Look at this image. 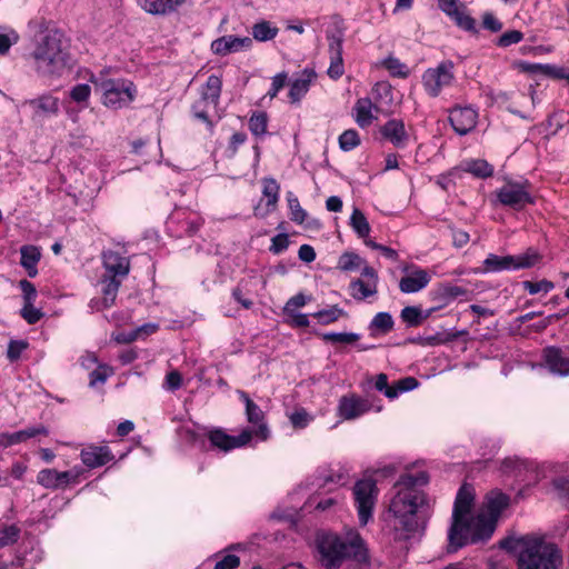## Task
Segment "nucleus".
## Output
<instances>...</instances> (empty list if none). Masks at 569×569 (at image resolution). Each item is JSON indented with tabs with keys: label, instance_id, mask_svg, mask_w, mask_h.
Here are the masks:
<instances>
[{
	"label": "nucleus",
	"instance_id": "nucleus-56",
	"mask_svg": "<svg viewBox=\"0 0 569 569\" xmlns=\"http://www.w3.org/2000/svg\"><path fill=\"white\" fill-rule=\"evenodd\" d=\"M91 89L89 84L80 83L74 86L70 91V97L76 102L87 101L90 97Z\"/></svg>",
	"mask_w": 569,
	"mask_h": 569
},
{
	"label": "nucleus",
	"instance_id": "nucleus-41",
	"mask_svg": "<svg viewBox=\"0 0 569 569\" xmlns=\"http://www.w3.org/2000/svg\"><path fill=\"white\" fill-rule=\"evenodd\" d=\"M393 327V320L390 313L388 312H379L377 313L371 323L370 328L373 330H378L379 332L387 333Z\"/></svg>",
	"mask_w": 569,
	"mask_h": 569
},
{
	"label": "nucleus",
	"instance_id": "nucleus-5",
	"mask_svg": "<svg viewBox=\"0 0 569 569\" xmlns=\"http://www.w3.org/2000/svg\"><path fill=\"white\" fill-rule=\"evenodd\" d=\"M561 549L543 537L526 536L518 541L517 569H561Z\"/></svg>",
	"mask_w": 569,
	"mask_h": 569
},
{
	"label": "nucleus",
	"instance_id": "nucleus-34",
	"mask_svg": "<svg viewBox=\"0 0 569 569\" xmlns=\"http://www.w3.org/2000/svg\"><path fill=\"white\" fill-rule=\"evenodd\" d=\"M462 168L466 172H469L478 178H488L493 173L492 166L482 159L465 161L462 163Z\"/></svg>",
	"mask_w": 569,
	"mask_h": 569
},
{
	"label": "nucleus",
	"instance_id": "nucleus-55",
	"mask_svg": "<svg viewBox=\"0 0 569 569\" xmlns=\"http://www.w3.org/2000/svg\"><path fill=\"white\" fill-rule=\"evenodd\" d=\"M523 39V33L519 30H510L505 32L499 39H498V46L499 47H509L511 44L518 43Z\"/></svg>",
	"mask_w": 569,
	"mask_h": 569
},
{
	"label": "nucleus",
	"instance_id": "nucleus-26",
	"mask_svg": "<svg viewBox=\"0 0 569 569\" xmlns=\"http://www.w3.org/2000/svg\"><path fill=\"white\" fill-rule=\"evenodd\" d=\"M543 360L548 369L559 376L569 375V357L557 347H548L543 350Z\"/></svg>",
	"mask_w": 569,
	"mask_h": 569
},
{
	"label": "nucleus",
	"instance_id": "nucleus-45",
	"mask_svg": "<svg viewBox=\"0 0 569 569\" xmlns=\"http://www.w3.org/2000/svg\"><path fill=\"white\" fill-rule=\"evenodd\" d=\"M360 143L359 134L356 130L349 129L342 132L339 137V147L343 151H350L358 147Z\"/></svg>",
	"mask_w": 569,
	"mask_h": 569
},
{
	"label": "nucleus",
	"instance_id": "nucleus-1",
	"mask_svg": "<svg viewBox=\"0 0 569 569\" xmlns=\"http://www.w3.org/2000/svg\"><path fill=\"white\" fill-rule=\"evenodd\" d=\"M473 501V487L462 485L455 500L452 521L448 532V548L451 552L469 543L488 540L496 529L498 517L509 505V497L498 490L490 491L482 509L476 516L471 513Z\"/></svg>",
	"mask_w": 569,
	"mask_h": 569
},
{
	"label": "nucleus",
	"instance_id": "nucleus-30",
	"mask_svg": "<svg viewBox=\"0 0 569 569\" xmlns=\"http://www.w3.org/2000/svg\"><path fill=\"white\" fill-rule=\"evenodd\" d=\"M21 266L27 270L29 277H36L38 273L37 264L41 258V252L36 246H23L20 249Z\"/></svg>",
	"mask_w": 569,
	"mask_h": 569
},
{
	"label": "nucleus",
	"instance_id": "nucleus-63",
	"mask_svg": "<svg viewBox=\"0 0 569 569\" xmlns=\"http://www.w3.org/2000/svg\"><path fill=\"white\" fill-rule=\"evenodd\" d=\"M284 315L290 318L289 325L292 327L306 328L310 323L308 315L299 313L296 311H292L291 313H284Z\"/></svg>",
	"mask_w": 569,
	"mask_h": 569
},
{
	"label": "nucleus",
	"instance_id": "nucleus-22",
	"mask_svg": "<svg viewBox=\"0 0 569 569\" xmlns=\"http://www.w3.org/2000/svg\"><path fill=\"white\" fill-rule=\"evenodd\" d=\"M187 0H138L139 7L151 16L166 17L182 7Z\"/></svg>",
	"mask_w": 569,
	"mask_h": 569
},
{
	"label": "nucleus",
	"instance_id": "nucleus-4",
	"mask_svg": "<svg viewBox=\"0 0 569 569\" xmlns=\"http://www.w3.org/2000/svg\"><path fill=\"white\" fill-rule=\"evenodd\" d=\"M37 72L44 77L60 76L69 66L70 43L58 29L41 31L31 53Z\"/></svg>",
	"mask_w": 569,
	"mask_h": 569
},
{
	"label": "nucleus",
	"instance_id": "nucleus-53",
	"mask_svg": "<svg viewBox=\"0 0 569 569\" xmlns=\"http://www.w3.org/2000/svg\"><path fill=\"white\" fill-rule=\"evenodd\" d=\"M402 320L409 326H418L421 320V310L417 307H406L401 311Z\"/></svg>",
	"mask_w": 569,
	"mask_h": 569
},
{
	"label": "nucleus",
	"instance_id": "nucleus-37",
	"mask_svg": "<svg viewBox=\"0 0 569 569\" xmlns=\"http://www.w3.org/2000/svg\"><path fill=\"white\" fill-rule=\"evenodd\" d=\"M365 266V260L355 252H345L338 260V268L342 271H356Z\"/></svg>",
	"mask_w": 569,
	"mask_h": 569
},
{
	"label": "nucleus",
	"instance_id": "nucleus-21",
	"mask_svg": "<svg viewBox=\"0 0 569 569\" xmlns=\"http://www.w3.org/2000/svg\"><path fill=\"white\" fill-rule=\"evenodd\" d=\"M81 461L90 469L99 468L114 459L112 451L107 446H88L80 452Z\"/></svg>",
	"mask_w": 569,
	"mask_h": 569
},
{
	"label": "nucleus",
	"instance_id": "nucleus-28",
	"mask_svg": "<svg viewBox=\"0 0 569 569\" xmlns=\"http://www.w3.org/2000/svg\"><path fill=\"white\" fill-rule=\"evenodd\" d=\"M329 51L331 54V62L327 72L331 79H338L345 71L342 61V40L338 37L329 38Z\"/></svg>",
	"mask_w": 569,
	"mask_h": 569
},
{
	"label": "nucleus",
	"instance_id": "nucleus-40",
	"mask_svg": "<svg viewBox=\"0 0 569 569\" xmlns=\"http://www.w3.org/2000/svg\"><path fill=\"white\" fill-rule=\"evenodd\" d=\"M321 325H330L337 321L339 318L346 316L343 309L339 308L337 305L330 307L329 309L320 310L312 315Z\"/></svg>",
	"mask_w": 569,
	"mask_h": 569
},
{
	"label": "nucleus",
	"instance_id": "nucleus-23",
	"mask_svg": "<svg viewBox=\"0 0 569 569\" xmlns=\"http://www.w3.org/2000/svg\"><path fill=\"white\" fill-rule=\"evenodd\" d=\"M48 429L42 425L29 427L12 433L3 432L0 433V448L6 449L14 445L26 442L37 436H48Z\"/></svg>",
	"mask_w": 569,
	"mask_h": 569
},
{
	"label": "nucleus",
	"instance_id": "nucleus-6",
	"mask_svg": "<svg viewBox=\"0 0 569 569\" xmlns=\"http://www.w3.org/2000/svg\"><path fill=\"white\" fill-rule=\"evenodd\" d=\"M99 87L103 104L116 110L128 107L137 94L133 82L126 79H107L101 81Z\"/></svg>",
	"mask_w": 569,
	"mask_h": 569
},
{
	"label": "nucleus",
	"instance_id": "nucleus-36",
	"mask_svg": "<svg viewBox=\"0 0 569 569\" xmlns=\"http://www.w3.org/2000/svg\"><path fill=\"white\" fill-rule=\"evenodd\" d=\"M350 226L355 230V232L358 234L359 238H368L370 233V224L362 213V211L358 208H355L351 217H350Z\"/></svg>",
	"mask_w": 569,
	"mask_h": 569
},
{
	"label": "nucleus",
	"instance_id": "nucleus-62",
	"mask_svg": "<svg viewBox=\"0 0 569 569\" xmlns=\"http://www.w3.org/2000/svg\"><path fill=\"white\" fill-rule=\"evenodd\" d=\"M287 81V73L281 72L276 74L272 78L271 89L268 92V96L272 99L274 98L278 92L284 87Z\"/></svg>",
	"mask_w": 569,
	"mask_h": 569
},
{
	"label": "nucleus",
	"instance_id": "nucleus-43",
	"mask_svg": "<svg viewBox=\"0 0 569 569\" xmlns=\"http://www.w3.org/2000/svg\"><path fill=\"white\" fill-rule=\"evenodd\" d=\"M287 200L291 213V220L297 223H302L306 220L307 212L300 206V202L292 192L287 193Z\"/></svg>",
	"mask_w": 569,
	"mask_h": 569
},
{
	"label": "nucleus",
	"instance_id": "nucleus-32",
	"mask_svg": "<svg viewBox=\"0 0 569 569\" xmlns=\"http://www.w3.org/2000/svg\"><path fill=\"white\" fill-rule=\"evenodd\" d=\"M158 328L159 326L156 323H146L128 333L118 335L116 337V340L121 343H129L140 338H144L147 336L154 333L158 330Z\"/></svg>",
	"mask_w": 569,
	"mask_h": 569
},
{
	"label": "nucleus",
	"instance_id": "nucleus-3",
	"mask_svg": "<svg viewBox=\"0 0 569 569\" xmlns=\"http://www.w3.org/2000/svg\"><path fill=\"white\" fill-rule=\"evenodd\" d=\"M316 543L318 560L325 569H339L347 559L357 562L369 560L366 543L355 530H349L343 537L333 532H320Z\"/></svg>",
	"mask_w": 569,
	"mask_h": 569
},
{
	"label": "nucleus",
	"instance_id": "nucleus-59",
	"mask_svg": "<svg viewBox=\"0 0 569 569\" xmlns=\"http://www.w3.org/2000/svg\"><path fill=\"white\" fill-rule=\"evenodd\" d=\"M240 565V559L236 555H224L214 563V569H234Z\"/></svg>",
	"mask_w": 569,
	"mask_h": 569
},
{
	"label": "nucleus",
	"instance_id": "nucleus-44",
	"mask_svg": "<svg viewBox=\"0 0 569 569\" xmlns=\"http://www.w3.org/2000/svg\"><path fill=\"white\" fill-rule=\"evenodd\" d=\"M359 335L352 332H328L322 335V339L332 343L351 345L359 340Z\"/></svg>",
	"mask_w": 569,
	"mask_h": 569
},
{
	"label": "nucleus",
	"instance_id": "nucleus-13",
	"mask_svg": "<svg viewBox=\"0 0 569 569\" xmlns=\"http://www.w3.org/2000/svg\"><path fill=\"white\" fill-rule=\"evenodd\" d=\"M80 469H72L68 471H58L56 469H42L37 476V482L46 489H59L67 487L70 483H77Z\"/></svg>",
	"mask_w": 569,
	"mask_h": 569
},
{
	"label": "nucleus",
	"instance_id": "nucleus-31",
	"mask_svg": "<svg viewBox=\"0 0 569 569\" xmlns=\"http://www.w3.org/2000/svg\"><path fill=\"white\" fill-rule=\"evenodd\" d=\"M377 109L370 99L361 98L358 99L355 104L356 122L366 128L372 123L376 117L372 114V110Z\"/></svg>",
	"mask_w": 569,
	"mask_h": 569
},
{
	"label": "nucleus",
	"instance_id": "nucleus-7",
	"mask_svg": "<svg viewBox=\"0 0 569 569\" xmlns=\"http://www.w3.org/2000/svg\"><path fill=\"white\" fill-rule=\"evenodd\" d=\"M221 89V78L216 74L209 76L201 89L200 99L192 104V113L194 118L206 122L209 128H212L213 126L209 118V109H216L218 107Z\"/></svg>",
	"mask_w": 569,
	"mask_h": 569
},
{
	"label": "nucleus",
	"instance_id": "nucleus-9",
	"mask_svg": "<svg viewBox=\"0 0 569 569\" xmlns=\"http://www.w3.org/2000/svg\"><path fill=\"white\" fill-rule=\"evenodd\" d=\"M377 496L378 488L373 479L368 478L356 482L353 487V497L357 505L359 522L361 526H366L372 517Z\"/></svg>",
	"mask_w": 569,
	"mask_h": 569
},
{
	"label": "nucleus",
	"instance_id": "nucleus-15",
	"mask_svg": "<svg viewBox=\"0 0 569 569\" xmlns=\"http://www.w3.org/2000/svg\"><path fill=\"white\" fill-rule=\"evenodd\" d=\"M371 409V403L368 399L362 398L356 393H348L339 399L337 412L343 420H353Z\"/></svg>",
	"mask_w": 569,
	"mask_h": 569
},
{
	"label": "nucleus",
	"instance_id": "nucleus-52",
	"mask_svg": "<svg viewBox=\"0 0 569 569\" xmlns=\"http://www.w3.org/2000/svg\"><path fill=\"white\" fill-rule=\"evenodd\" d=\"M28 348V342L24 340H11L8 345L7 357L10 361H16L20 358L21 353Z\"/></svg>",
	"mask_w": 569,
	"mask_h": 569
},
{
	"label": "nucleus",
	"instance_id": "nucleus-61",
	"mask_svg": "<svg viewBox=\"0 0 569 569\" xmlns=\"http://www.w3.org/2000/svg\"><path fill=\"white\" fill-rule=\"evenodd\" d=\"M482 26L492 32H498L502 29V23L491 12H486L482 16Z\"/></svg>",
	"mask_w": 569,
	"mask_h": 569
},
{
	"label": "nucleus",
	"instance_id": "nucleus-39",
	"mask_svg": "<svg viewBox=\"0 0 569 569\" xmlns=\"http://www.w3.org/2000/svg\"><path fill=\"white\" fill-rule=\"evenodd\" d=\"M280 187L278 182L272 178L263 179L262 193L267 198V206L273 210L279 199Z\"/></svg>",
	"mask_w": 569,
	"mask_h": 569
},
{
	"label": "nucleus",
	"instance_id": "nucleus-49",
	"mask_svg": "<svg viewBox=\"0 0 569 569\" xmlns=\"http://www.w3.org/2000/svg\"><path fill=\"white\" fill-rule=\"evenodd\" d=\"M291 425L296 429H303L306 428L310 421L312 420V417L307 412L306 409L301 408L296 410L289 416Z\"/></svg>",
	"mask_w": 569,
	"mask_h": 569
},
{
	"label": "nucleus",
	"instance_id": "nucleus-54",
	"mask_svg": "<svg viewBox=\"0 0 569 569\" xmlns=\"http://www.w3.org/2000/svg\"><path fill=\"white\" fill-rule=\"evenodd\" d=\"M21 316L28 323L33 325L43 317V313L33 303H24Z\"/></svg>",
	"mask_w": 569,
	"mask_h": 569
},
{
	"label": "nucleus",
	"instance_id": "nucleus-8",
	"mask_svg": "<svg viewBox=\"0 0 569 569\" xmlns=\"http://www.w3.org/2000/svg\"><path fill=\"white\" fill-rule=\"evenodd\" d=\"M497 200L503 206L513 210H521L527 204L533 203L531 184L529 181H507L497 190Z\"/></svg>",
	"mask_w": 569,
	"mask_h": 569
},
{
	"label": "nucleus",
	"instance_id": "nucleus-46",
	"mask_svg": "<svg viewBox=\"0 0 569 569\" xmlns=\"http://www.w3.org/2000/svg\"><path fill=\"white\" fill-rule=\"evenodd\" d=\"M383 66L395 77L406 78L409 74L408 67L397 58H387Z\"/></svg>",
	"mask_w": 569,
	"mask_h": 569
},
{
	"label": "nucleus",
	"instance_id": "nucleus-38",
	"mask_svg": "<svg viewBox=\"0 0 569 569\" xmlns=\"http://www.w3.org/2000/svg\"><path fill=\"white\" fill-rule=\"evenodd\" d=\"M268 116L263 111H256L249 119V129L256 137H262L267 133Z\"/></svg>",
	"mask_w": 569,
	"mask_h": 569
},
{
	"label": "nucleus",
	"instance_id": "nucleus-33",
	"mask_svg": "<svg viewBox=\"0 0 569 569\" xmlns=\"http://www.w3.org/2000/svg\"><path fill=\"white\" fill-rule=\"evenodd\" d=\"M279 29L267 20L259 21L252 26L254 40L266 42L277 37Z\"/></svg>",
	"mask_w": 569,
	"mask_h": 569
},
{
	"label": "nucleus",
	"instance_id": "nucleus-60",
	"mask_svg": "<svg viewBox=\"0 0 569 569\" xmlns=\"http://www.w3.org/2000/svg\"><path fill=\"white\" fill-rule=\"evenodd\" d=\"M20 288L23 292L24 303H34L37 298L36 287L28 280H21Z\"/></svg>",
	"mask_w": 569,
	"mask_h": 569
},
{
	"label": "nucleus",
	"instance_id": "nucleus-27",
	"mask_svg": "<svg viewBox=\"0 0 569 569\" xmlns=\"http://www.w3.org/2000/svg\"><path fill=\"white\" fill-rule=\"evenodd\" d=\"M430 279L427 270L413 268L407 276L401 278L399 289L403 293H415L426 288Z\"/></svg>",
	"mask_w": 569,
	"mask_h": 569
},
{
	"label": "nucleus",
	"instance_id": "nucleus-35",
	"mask_svg": "<svg viewBox=\"0 0 569 569\" xmlns=\"http://www.w3.org/2000/svg\"><path fill=\"white\" fill-rule=\"evenodd\" d=\"M530 463L531 461L520 460L518 458H507L502 462V471L521 481L523 472L529 471Z\"/></svg>",
	"mask_w": 569,
	"mask_h": 569
},
{
	"label": "nucleus",
	"instance_id": "nucleus-10",
	"mask_svg": "<svg viewBox=\"0 0 569 569\" xmlns=\"http://www.w3.org/2000/svg\"><path fill=\"white\" fill-rule=\"evenodd\" d=\"M539 261V254L536 251H527L520 256H505L489 254L483 261L487 271H501V270H517L530 268Z\"/></svg>",
	"mask_w": 569,
	"mask_h": 569
},
{
	"label": "nucleus",
	"instance_id": "nucleus-11",
	"mask_svg": "<svg viewBox=\"0 0 569 569\" xmlns=\"http://www.w3.org/2000/svg\"><path fill=\"white\" fill-rule=\"evenodd\" d=\"M453 63L450 60L442 61L436 68H429L422 76V83L431 97H437L442 88L448 87L455 79Z\"/></svg>",
	"mask_w": 569,
	"mask_h": 569
},
{
	"label": "nucleus",
	"instance_id": "nucleus-48",
	"mask_svg": "<svg viewBox=\"0 0 569 569\" xmlns=\"http://www.w3.org/2000/svg\"><path fill=\"white\" fill-rule=\"evenodd\" d=\"M112 375V369L106 365H99L98 368H96L91 373H90V381H89V386L90 387H96L98 383H104L108 379V377H110Z\"/></svg>",
	"mask_w": 569,
	"mask_h": 569
},
{
	"label": "nucleus",
	"instance_id": "nucleus-47",
	"mask_svg": "<svg viewBox=\"0 0 569 569\" xmlns=\"http://www.w3.org/2000/svg\"><path fill=\"white\" fill-rule=\"evenodd\" d=\"M448 16L451 17L460 28L467 31H476V20L458 8H456L455 13H449Z\"/></svg>",
	"mask_w": 569,
	"mask_h": 569
},
{
	"label": "nucleus",
	"instance_id": "nucleus-42",
	"mask_svg": "<svg viewBox=\"0 0 569 569\" xmlns=\"http://www.w3.org/2000/svg\"><path fill=\"white\" fill-rule=\"evenodd\" d=\"M20 536V528L16 525L0 527V549L17 542Z\"/></svg>",
	"mask_w": 569,
	"mask_h": 569
},
{
	"label": "nucleus",
	"instance_id": "nucleus-58",
	"mask_svg": "<svg viewBox=\"0 0 569 569\" xmlns=\"http://www.w3.org/2000/svg\"><path fill=\"white\" fill-rule=\"evenodd\" d=\"M308 300L309 299L303 293L291 297L283 307V313H291L298 308L305 307Z\"/></svg>",
	"mask_w": 569,
	"mask_h": 569
},
{
	"label": "nucleus",
	"instance_id": "nucleus-12",
	"mask_svg": "<svg viewBox=\"0 0 569 569\" xmlns=\"http://www.w3.org/2000/svg\"><path fill=\"white\" fill-rule=\"evenodd\" d=\"M207 437L212 447L228 452L236 448L244 447L252 439V432L243 429L239 436H230L221 428H213L208 431Z\"/></svg>",
	"mask_w": 569,
	"mask_h": 569
},
{
	"label": "nucleus",
	"instance_id": "nucleus-20",
	"mask_svg": "<svg viewBox=\"0 0 569 569\" xmlns=\"http://www.w3.org/2000/svg\"><path fill=\"white\" fill-rule=\"evenodd\" d=\"M122 280L119 278L102 276L100 280L101 284V299H92L91 307L97 310H103L114 305L119 288Z\"/></svg>",
	"mask_w": 569,
	"mask_h": 569
},
{
	"label": "nucleus",
	"instance_id": "nucleus-64",
	"mask_svg": "<svg viewBox=\"0 0 569 569\" xmlns=\"http://www.w3.org/2000/svg\"><path fill=\"white\" fill-rule=\"evenodd\" d=\"M418 381L413 377H406L400 379L393 387L398 390V395L405 391H410L417 388Z\"/></svg>",
	"mask_w": 569,
	"mask_h": 569
},
{
	"label": "nucleus",
	"instance_id": "nucleus-50",
	"mask_svg": "<svg viewBox=\"0 0 569 569\" xmlns=\"http://www.w3.org/2000/svg\"><path fill=\"white\" fill-rule=\"evenodd\" d=\"M522 286L525 290L528 291L530 295H536L541 291L547 293L551 291L555 287L553 283L549 280H541L537 282L523 281Z\"/></svg>",
	"mask_w": 569,
	"mask_h": 569
},
{
	"label": "nucleus",
	"instance_id": "nucleus-17",
	"mask_svg": "<svg viewBox=\"0 0 569 569\" xmlns=\"http://www.w3.org/2000/svg\"><path fill=\"white\" fill-rule=\"evenodd\" d=\"M238 395L246 405V416L248 422L256 427L253 431L251 430L252 437L254 436L263 441L267 440L269 438V428L264 421L263 411L249 398L244 391L239 390Z\"/></svg>",
	"mask_w": 569,
	"mask_h": 569
},
{
	"label": "nucleus",
	"instance_id": "nucleus-16",
	"mask_svg": "<svg viewBox=\"0 0 569 569\" xmlns=\"http://www.w3.org/2000/svg\"><path fill=\"white\" fill-rule=\"evenodd\" d=\"M449 121L458 134L465 136L477 126L478 112L470 106H456L449 111Z\"/></svg>",
	"mask_w": 569,
	"mask_h": 569
},
{
	"label": "nucleus",
	"instance_id": "nucleus-51",
	"mask_svg": "<svg viewBox=\"0 0 569 569\" xmlns=\"http://www.w3.org/2000/svg\"><path fill=\"white\" fill-rule=\"evenodd\" d=\"M375 387L378 391L385 393L389 399H395L398 397V390L396 388L388 386V377L385 373H379L376 378Z\"/></svg>",
	"mask_w": 569,
	"mask_h": 569
},
{
	"label": "nucleus",
	"instance_id": "nucleus-24",
	"mask_svg": "<svg viewBox=\"0 0 569 569\" xmlns=\"http://www.w3.org/2000/svg\"><path fill=\"white\" fill-rule=\"evenodd\" d=\"M381 136L397 148L406 147L409 134L405 123L399 119H391L380 128Z\"/></svg>",
	"mask_w": 569,
	"mask_h": 569
},
{
	"label": "nucleus",
	"instance_id": "nucleus-19",
	"mask_svg": "<svg viewBox=\"0 0 569 569\" xmlns=\"http://www.w3.org/2000/svg\"><path fill=\"white\" fill-rule=\"evenodd\" d=\"M252 46L249 37L223 36L212 41L211 50L214 54L227 56L229 53L248 50Z\"/></svg>",
	"mask_w": 569,
	"mask_h": 569
},
{
	"label": "nucleus",
	"instance_id": "nucleus-2",
	"mask_svg": "<svg viewBox=\"0 0 569 569\" xmlns=\"http://www.w3.org/2000/svg\"><path fill=\"white\" fill-rule=\"evenodd\" d=\"M429 482L426 471L403 473L395 483L396 493L389 505L388 526L396 541L408 540L420 528V512L427 503L419 488Z\"/></svg>",
	"mask_w": 569,
	"mask_h": 569
},
{
	"label": "nucleus",
	"instance_id": "nucleus-57",
	"mask_svg": "<svg viewBox=\"0 0 569 569\" xmlns=\"http://www.w3.org/2000/svg\"><path fill=\"white\" fill-rule=\"evenodd\" d=\"M288 247L289 238L286 233H279L271 239L270 251L274 254L283 252Z\"/></svg>",
	"mask_w": 569,
	"mask_h": 569
},
{
	"label": "nucleus",
	"instance_id": "nucleus-18",
	"mask_svg": "<svg viewBox=\"0 0 569 569\" xmlns=\"http://www.w3.org/2000/svg\"><path fill=\"white\" fill-rule=\"evenodd\" d=\"M102 263L106 270L103 276L123 279L130 271V261L113 250L102 252Z\"/></svg>",
	"mask_w": 569,
	"mask_h": 569
},
{
	"label": "nucleus",
	"instance_id": "nucleus-25",
	"mask_svg": "<svg viewBox=\"0 0 569 569\" xmlns=\"http://www.w3.org/2000/svg\"><path fill=\"white\" fill-rule=\"evenodd\" d=\"M26 104L31 107L33 120H41L54 116L59 111L58 99L49 94L28 100Z\"/></svg>",
	"mask_w": 569,
	"mask_h": 569
},
{
	"label": "nucleus",
	"instance_id": "nucleus-29",
	"mask_svg": "<svg viewBox=\"0 0 569 569\" xmlns=\"http://www.w3.org/2000/svg\"><path fill=\"white\" fill-rule=\"evenodd\" d=\"M316 78L312 70H303L302 74L296 79L289 90V98L291 102H299L301 98L308 92L311 81Z\"/></svg>",
	"mask_w": 569,
	"mask_h": 569
},
{
	"label": "nucleus",
	"instance_id": "nucleus-14",
	"mask_svg": "<svg viewBox=\"0 0 569 569\" xmlns=\"http://www.w3.org/2000/svg\"><path fill=\"white\" fill-rule=\"evenodd\" d=\"M361 274L363 278L350 282V295L356 300H365L378 292V274L372 267L365 266Z\"/></svg>",
	"mask_w": 569,
	"mask_h": 569
}]
</instances>
